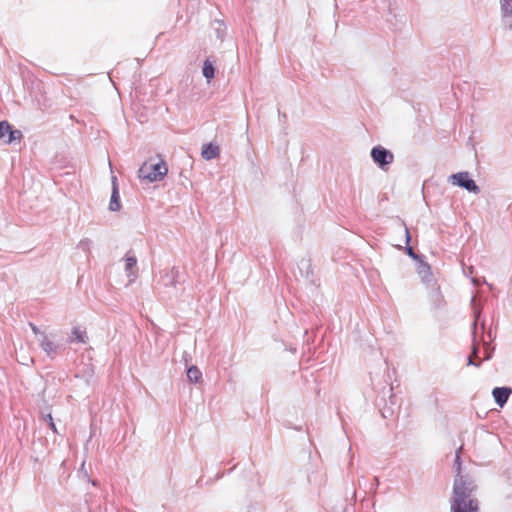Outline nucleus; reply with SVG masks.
I'll list each match as a JSON object with an SVG mask.
<instances>
[{"label":"nucleus","instance_id":"c756f323","mask_svg":"<svg viewBox=\"0 0 512 512\" xmlns=\"http://www.w3.org/2000/svg\"><path fill=\"white\" fill-rule=\"evenodd\" d=\"M468 270H469V273H472L473 272V267H469Z\"/></svg>","mask_w":512,"mask_h":512},{"label":"nucleus","instance_id":"c85d7f7f","mask_svg":"<svg viewBox=\"0 0 512 512\" xmlns=\"http://www.w3.org/2000/svg\"><path fill=\"white\" fill-rule=\"evenodd\" d=\"M374 480H375V481H374V484H377V485H378V484H379V480H378V478H377V477H375V479H374Z\"/></svg>","mask_w":512,"mask_h":512},{"label":"nucleus","instance_id":"2eb2a0df","mask_svg":"<svg viewBox=\"0 0 512 512\" xmlns=\"http://www.w3.org/2000/svg\"><path fill=\"white\" fill-rule=\"evenodd\" d=\"M177 274H178V271L175 268H173L170 272H166L161 277L162 284L164 286H175Z\"/></svg>","mask_w":512,"mask_h":512},{"label":"nucleus","instance_id":"bb28decb","mask_svg":"<svg viewBox=\"0 0 512 512\" xmlns=\"http://www.w3.org/2000/svg\"><path fill=\"white\" fill-rule=\"evenodd\" d=\"M29 326L31 327L33 333L37 336L38 339L40 338V334H45L44 332H41L40 329L32 322L29 323Z\"/></svg>","mask_w":512,"mask_h":512},{"label":"nucleus","instance_id":"393cba45","mask_svg":"<svg viewBox=\"0 0 512 512\" xmlns=\"http://www.w3.org/2000/svg\"><path fill=\"white\" fill-rule=\"evenodd\" d=\"M484 353H485V356H484L485 360L491 359L492 354H493V349L490 348L488 343H485V345H484Z\"/></svg>","mask_w":512,"mask_h":512},{"label":"nucleus","instance_id":"6ab92c4d","mask_svg":"<svg viewBox=\"0 0 512 512\" xmlns=\"http://www.w3.org/2000/svg\"><path fill=\"white\" fill-rule=\"evenodd\" d=\"M203 76L210 81L215 74V68L213 66V63L210 62L208 59L204 61L203 69H202Z\"/></svg>","mask_w":512,"mask_h":512},{"label":"nucleus","instance_id":"a878e982","mask_svg":"<svg viewBox=\"0 0 512 512\" xmlns=\"http://www.w3.org/2000/svg\"><path fill=\"white\" fill-rule=\"evenodd\" d=\"M471 282H472L475 286H478V285H481V284H487L490 288H492V285H491V284H488V283L486 282L485 278L479 279V278L473 277V278H471Z\"/></svg>","mask_w":512,"mask_h":512},{"label":"nucleus","instance_id":"7c9ffc66","mask_svg":"<svg viewBox=\"0 0 512 512\" xmlns=\"http://www.w3.org/2000/svg\"><path fill=\"white\" fill-rule=\"evenodd\" d=\"M471 302H472V303H474V302H475V297H472Z\"/></svg>","mask_w":512,"mask_h":512},{"label":"nucleus","instance_id":"1a4fd4ad","mask_svg":"<svg viewBox=\"0 0 512 512\" xmlns=\"http://www.w3.org/2000/svg\"><path fill=\"white\" fill-rule=\"evenodd\" d=\"M38 341L48 357L53 358L56 355L59 345L50 340L46 334H40Z\"/></svg>","mask_w":512,"mask_h":512},{"label":"nucleus","instance_id":"4468645a","mask_svg":"<svg viewBox=\"0 0 512 512\" xmlns=\"http://www.w3.org/2000/svg\"><path fill=\"white\" fill-rule=\"evenodd\" d=\"M298 269L303 277H305L307 280L311 278L313 275L312 272V265L309 259H302L298 263Z\"/></svg>","mask_w":512,"mask_h":512},{"label":"nucleus","instance_id":"6e6552de","mask_svg":"<svg viewBox=\"0 0 512 512\" xmlns=\"http://www.w3.org/2000/svg\"><path fill=\"white\" fill-rule=\"evenodd\" d=\"M511 394L512 389L510 387H495L492 390L494 401L499 407H503L507 403Z\"/></svg>","mask_w":512,"mask_h":512},{"label":"nucleus","instance_id":"9d476101","mask_svg":"<svg viewBox=\"0 0 512 512\" xmlns=\"http://www.w3.org/2000/svg\"><path fill=\"white\" fill-rule=\"evenodd\" d=\"M125 271L129 282H134L137 277V259L134 255H130L129 253L125 256Z\"/></svg>","mask_w":512,"mask_h":512},{"label":"nucleus","instance_id":"7ed1b4c3","mask_svg":"<svg viewBox=\"0 0 512 512\" xmlns=\"http://www.w3.org/2000/svg\"><path fill=\"white\" fill-rule=\"evenodd\" d=\"M373 162L383 171H387L394 161V154L381 145L374 146L370 151Z\"/></svg>","mask_w":512,"mask_h":512},{"label":"nucleus","instance_id":"dca6fc26","mask_svg":"<svg viewBox=\"0 0 512 512\" xmlns=\"http://www.w3.org/2000/svg\"><path fill=\"white\" fill-rule=\"evenodd\" d=\"M88 337L84 330H82L80 327H74L72 329V338L71 341H75L78 343H86Z\"/></svg>","mask_w":512,"mask_h":512},{"label":"nucleus","instance_id":"423d86ee","mask_svg":"<svg viewBox=\"0 0 512 512\" xmlns=\"http://www.w3.org/2000/svg\"><path fill=\"white\" fill-rule=\"evenodd\" d=\"M416 270L421 279V282L426 287H430V285L437 282L433 276L432 271H431V266L423 259H420V261L417 262Z\"/></svg>","mask_w":512,"mask_h":512},{"label":"nucleus","instance_id":"f8f14e48","mask_svg":"<svg viewBox=\"0 0 512 512\" xmlns=\"http://www.w3.org/2000/svg\"><path fill=\"white\" fill-rule=\"evenodd\" d=\"M201 155L205 160H212L219 155V147L213 143L203 145Z\"/></svg>","mask_w":512,"mask_h":512},{"label":"nucleus","instance_id":"b1692460","mask_svg":"<svg viewBox=\"0 0 512 512\" xmlns=\"http://www.w3.org/2000/svg\"><path fill=\"white\" fill-rule=\"evenodd\" d=\"M478 351H479L478 348H476V347L473 348L472 356H470L468 358V365H475L477 367L480 365V363H476L473 360V358H477L478 357Z\"/></svg>","mask_w":512,"mask_h":512},{"label":"nucleus","instance_id":"cd10ccee","mask_svg":"<svg viewBox=\"0 0 512 512\" xmlns=\"http://www.w3.org/2000/svg\"><path fill=\"white\" fill-rule=\"evenodd\" d=\"M374 480H375V481H374V484H377V485H378V484H379V480H378V478H377V477H375V479H374Z\"/></svg>","mask_w":512,"mask_h":512},{"label":"nucleus","instance_id":"a211bd4d","mask_svg":"<svg viewBox=\"0 0 512 512\" xmlns=\"http://www.w3.org/2000/svg\"><path fill=\"white\" fill-rule=\"evenodd\" d=\"M202 377L201 371L198 369L197 366H190L187 370V378L192 383H197Z\"/></svg>","mask_w":512,"mask_h":512},{"label":"nucleus","instance_id":"4be33fe9","mask_svg":"<svg viewBox=\"0 0 512 512\" xmlns=\"http://www.w3.org/2000/svg\"><path fill=\"white\" fill-rule=\"evenodd\" d=\"M92 245H93L92 240H90L88 238H84V239L80 240V242L78 243V248L83 250L84 252H89Z\"/></svg>","mask_w":512,"mask_h":512},{"label":"nucleus","instance_id":"f3484780","mask_svg":"<svg viewBox=\"0 0 512 512\" xmlns=\"http://www.w3.org/2000/svg\"><path fill=\"white\" fill-rule=\"evenodd\" d=\"M404 230H405V237H406V243H407V247H406V253L414 260H416L417 262L420 261V259H423V256L421 255H418L414 252L413 248L411 246H409V242L411 240V236H410V233H409V230L408 228L405 226L404 227Z\"/></svg>","mask_w":512,"mask_h":512},{"label":"nucleus","instance_id":"5701e85b","mask_svg":"<svg viewBox=\"0 0 512 512\" xmlns=\"http://www.w3.org/2000/svg\"><path fill=\"white\" fill-rule=\"evenodd\" d=\"M454 467H455L456 472H457V475H456V476H462V475L460 474V470H461V460H460L459 451L456 453V456H455V459H454Z\"/></svg>","mask_w":512,"mask_h":512},{"label":"nucleus","instance_id":"9b49d317","mask_svg":"<svg viewBox=\"0 0 512 512\" xmlns=\"http://www.w3.org/2000/svg\"><path fill=\"white\" fill-rule=\"evenodd\" d=\"M120 196H119V190L118 185L116 182V177L112 178V193H111V199L109 203V210L110 211H118L120 209Z\"/></svg>","mask_w":512,"mask_h":512},{"label":"nucleus","instance_id":"39448f33","mask_svg":"<svg viewBox=\"0 0 512 512\" xmlns=\"http://www.w3.org/2000/svg\"><path fill=\"white\" fill-rule=\"evenodd\" d=\"M21 137V131L13 129L7 121L0 122V139L4 140L5 143L11 144L15 140H20Z\"/></svg>","mask_w":512,"mask_h":512},{"label":"nucleus","instance_id":"f257e3e1","mask_svg":"<svg viewBox=\"0 0 512 512\" xmlns=\"http://www.w3.org/2000/svg\"><path fill=\"white\" fill-rule=\"evenodd\" d=\"M476 490L477 485L472 477L456 476L451 498V512H479V502L473 497Z\"/></svg>","mask_w":512,"mask_h":512},{"label":"nucleus","instance_id":"0eeeda50","mask_svg":"<svg viewBox=\"0 0 512 512\" xmlns=\"http://www.w3.org/2000/svg\"><path fill=\"white\" fill-rule=\"evenodd\" d=\"M429 301L434 309H440L445 305L444 297L437 282L426 287Z\"/></svg>","mask_w":512,"mask_h":512},{"label":"nucleus","instance_id":"aec40b11","mask_svg":"<svg viewBox=\"0 0 512 512\" xmlns=\"http://www.w3.org/2000/svg\"><path fill=\"white\" fill-rule=\"evenodd\" d=\"M41 417L43 418L44 421H46L48 423L50 429L54 433H58L56 425H55L53 417H52V414L50 412H45V411L42 410L41 411Z\"/></svg>","mask_w":512,"mask_h":512},{"label":"nucleus","instance_id":"f03ea898","mask_svg":"<svg viewBox=\"0 0 512 512\" xmlns=\"http://www.w3.org/2000/svg\"><path fill=\"white\" fill-rule=\"evenodd\" d=\"M168 168L164 160L149 159L139 168V177L149 183L161 181L167 174Z\"/></svg>","mask_w":512,"mask_h":512},{"label":"nucleus","instance_id":"20e7f679","mask_svg":"<svg viewBox=\"0 0 512 512\" xmlns=\"http://www.w3.org/2000/svg\"><path fill=\"white\" fill-rule=\"evenodd\" d=\"M449 180L453 185L459 186L468 192L478 194L480 193L479 186L475 183V181L470 178V175L468 172H458L455 174H452L449 177Z\"/></svg>","mask_w":512,"mask_h":512},{"label":"nucleus","instance_id":"ddd939ff","mask_svg":"<svg viewBox=\"0 0 512 512\" xmlns=\"http://www.w3.org/2000/svg\"><path fill=\"white\" fill-rule=\"evenodd\" d=\"M500 6L502 17L505 23L509 21V27L511 28L512 20H510V18L512 17V0H500Z\"/></svg>","mask_w":512,"mask_h":512},{"label":"nucleus","instance_id":"412c9836","mask_svg":"<svg viewBox=\"0 0 512 512\" xmlns=\"http://www.w3.org/2000/svg\"><path fill=\"white\" fill-rule=\"evenodd\" d=\"M214 25H215L214 29L216 31L217 38L222 40L224 37V31L226 29L224 22L221 20H215Z\"/></svg>","mask_w":512,"mask_h":512}]
</instances>
